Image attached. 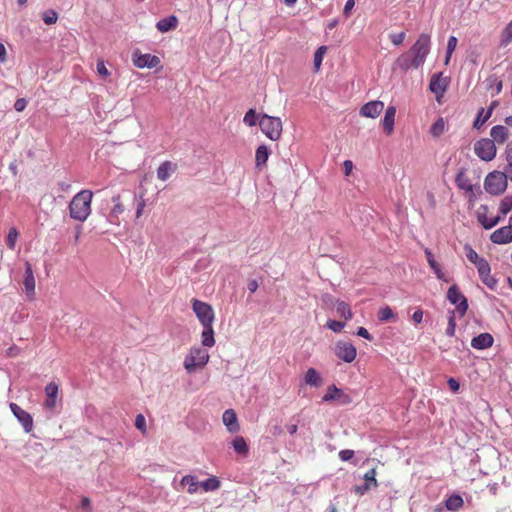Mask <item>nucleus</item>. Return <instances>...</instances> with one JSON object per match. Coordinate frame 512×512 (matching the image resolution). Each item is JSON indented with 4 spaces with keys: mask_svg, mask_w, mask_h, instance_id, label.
I'll return each instance as SVG.
<instances>
[{
    "mask_svg": "<svg viewBox=\"0 0 512 512\" xmlns=\"http://www.w3.org/2000/svg\"><path fill=\"white\" fill-rule=\"evenodd\" d=\"M93 192L91 190H81L71 200L69 204V215L72 219L84 222L91 213V202Z\"/></svg>",
    "mask_w": 512,
    "mask_h": 512,
    "instance_id": "f257e3e1",
    "label": "nucleus"
},
{
    "mask_svg": "<svg viewBox=\"0 0 512 512\" xmlns=\"http://www.w3.org/2000/svg\"><path fill=\"white\" fill-rule=\"evenodd\" d=\"M261 131L272 141H277L282 134V121L279 117L263 114L259 119Z\"/></svg>",
    "mask_w": 512,
    "mask_h": 512,
    "instance_id": "f03ea898",
    "label": "nucleus"
},
{
    "mask_svg": "<svg viewBox=\"0 0 512 512\" xmlns=\"http://www.w3.org/2000/svg\"><path fill=\"white\" fill-rule=\"evenodd\" d=\"M507 177L501 171L490 172L484 180V188L487 193L498 196L507 189Z\"/></svg>",
    "mask_w": 512,
    "mask_h": 512,
    "instance_id": "7ed1b4c3",
    "label": "nucleus"
},
{
    "mask_svg": "<svg viewBox=\"0 0 512 512\" xmlns=\"http://www.w3.org/2000/svg\"><path fill=\"white\" fill-rule=\"evenodd\" d=\"M431 49V39L428 34L422 33L419 35L416 42L408 51L414 59V63L416 65L422 66L425 63V60L430 53Z\"/></svg>",
    "mask_w": 512,
    "mask_h": 512,
    "instance_id": "20e7f679",
    "label": "nucleus"
},
{
    "mask_svg": "<svg viewBox=\"0 0 512 512\" xmlns=\"http://www.w3.org/2000/svg\"><path fill=\"white\" fill-rule=\"evenodd\" d=\"M209 361V354L206 349L192 347L184 359V368L188 373L194 372L197 368L204 367Z\"/></svg>",
    "mask_w": 512,
    "mask_h": 512,
    "instance_id": "39448f33",
    "label": "nucleus"
},
{
    "mask_svg": "<svg viewBox=\"0 0 512 512\" xmlns=\"http://www.w3.org/2000/svg\"><path fill=\"white\" fill-rule=\"evenodd\" d=\"M192 310L202 325L213 324L215 314L210 304L198 299H192Z\"/></svg>",
    "mask_w": 512,
    "mask_h": 512,
    "instance_id": "423d86ee",
    "label": "nucleus"
},
{
    "mask_svg": "<svg viewBox=\"0 0 512 512\" xmlns=\"http://www.w3.org/2000/svg\"><path fill=\"white\" fill-rule=\"evenodd\" d=\"M496 145L493 140L482 138L475 142L474 152L483 161H491L496 156Z\"/></svg>",
    "mask_w": 512,
    "mask_h": 512,
    "instance_id": "0eeeda50",
    "label": "nucleus"
},
{
    "mask_svg": "<svg viewBox=\"0 0 512 512\" xmlns=\"http://www.w3.org/2000/svg\"><path fill=\"white\" fill-rule=\"evenodd\" d=\"M447 299L454 305L460 316L465 315L468 309L466 297L459 291L456 285H452L447 291Z\"/></svg>",
    "mask_w": 512,
    "mask_h": 512,
    "instance_id": "6e6552de",
    "label": "nucleus"
},
{
    "mask_svg": "<svg viewBox=\"0 0 512 512\" xmlns=\"http://www.w3.org/2000/svg\"><path fill=\"white\" fill-rule=\"evenodd\" d=\"M335 355L346 363H351L357 356L355 346L347 341H338L335 345Z\"/></svg>",
    "mask_w": 512,
    "mask_h": 512,
    "instance_id": "1a4fd4ad",
    "label": "nucleus"
},
{
    "mask_svg": "<svg viewBox=\"0 0 512 512\" xmlns=\"http://www.w3.org/2000/svg\"><path fill=\"white\" fill-rule=\"evenodd\" d=\"M449 83V77H444L442 72L435 73L430 79L429 89L436 95L437 100H439L446 92Z\"/></svg>",
    "mask_w": 512,
    "mask_h": 512,
    "instance_id": "9d476101",
    "label": "nucleus"
},
{
    "mask_svg": "<svg viewBox=\"0 0 512 512\" xmlns=\"http://www.w3.org/2000/svg\"><path fill=\"white\" fill-rule=\"evenodd\" d=\"M11 412L17 418L19 423L22 425L23 430L26 433H30L33 430V418L30 413L22 409L16 403H10L9 405Z\"/></svg>",
    "mask_w": 512,
    "mask_h": 512,
    "instance_id": "9b49d317",
    "label": "nucleus"
},
{
    "mask_svg": "<svg viewBox=\"0 0 512 512\" xmlns=\"http://www.w3.org/2000/svg\"><path fill=\"white\" fill-rule=\"evenodd\" d=\"M479 277L482 282L488 286L490 289H495L497 285V280L491 276V267L488 261L482 258L479 262L475 264Z\"/></svg>",
    "mask_w": 512,
    "mask_h": 512,
    "instance_id": "f8f14e48",
    "label": "nucleus"
},
{
    "mask_svg": "<svg viewBox=\"0 0 512 512\" xmlns=\"http://www.w3.org/2000/svg\"><path fill=\"white\" fill-rule=\"evenodd\" d=\"M323 402L339 401L342 404L351 402L349 395L345 394L343 390L337 388L335 385H330L327 388L326 394L322 397Z\"/></svg>",
    "mask_w": 512,
    "mask_h": 512,
    "instance_id": "ddd939ff",
    "label": "nucleus"
},
{
    "mask_svg": "<svg viewBox=\"0 0 512 512\" xmlns=\"http://www.w3.org/2000/svg\"><path fill=\"white\" fill-rule=\"evenodd\" d=\"M323 301L327 304V305H334L335 306V309H336V312L343 318L349 320L352 318L353 314H352V311L349 307V305L344 302V301H340V300H335L331 295H325L324 298H323Z\"/></svg>",
    "mask_w": 512,
    "mask_h": 512,
    "instance_id": "4468645a",
    "label": "nucleus"
},
{
    "mask_svg": "<svg viewBox=\"0 0 512 512\" xmlns=\"http://www.w3.org/2000/svg\"><path fill=\"white\" fill-rule=\"evenodd\" d=\"M133 63L138 68H156L160 64V59L151 54H134Z\"/></svg>",
    "mask_w": 512,
    "mask_h": 512,
    "instance_id": "2eb2a0df",
    "label": "nucleus"
},
{
    "mask_svg": "<svg viewBox=\"0 0 512 512\" xmlns=\"http://www.w3.org/2000/svg\"><path fill=\"white\" fill-rule=\"evenodd\" d=\"M490 240L495 244H507L512 242V224L510 223L508 226L495 230L491 234Z\"/></svg>",
    "mask_w": 512,
    "mask_h": 512,
    "instance_id": "dca6fc26",
    "label": "nucleus"
},
{
    "mask_svg": "<svg viewBox=\"0 0 512 512\" xmlns=\"http://www.w3.org/2000/svg\"><path fill=\"white\" fill-rule=\"evenodd\" d=\"M384 109V103L379 100L370 101L360 109V115L368 118H376Z\"/></svg>",
    "mask_w": 512,
    "mask_h": 512,
    "instance_id": "f3484780",
    "label": "nucleus"
},
{
    "mask_svg": "<svg viewBox=\"0 0 512 512\" xmlns=\"http://www.w3.org/2000/svg\"><path fill=\"white\" fill-rule=\"evenodd\" d=\"M46 400L44 402V408L47 411H53L56 407L58 397V385L54 382H50L45 387Z\"/></svg>",
    "mask_w": 512,
    "mask_h": 512,
    "instance_id": "a211bd4d",
    "label": "nucleus"
},
{
    "mask_svg": "<svg viewBox=\"0 0 512 512\" xmlns=\"http://www.w3.org/2000/svg\"><path fill=\"white\" fill-rule=\"evenodd\" d=\"M494 343V338L490 333H481L472 338L471 346L477 350H484L490 348Z\"/></svg>",
    "mask_w": 512,
    "mask_h": 512,
    "instance_id": "6ab92c4d",
    "label": "nucleus"
},
{
    "mask_svg": "<svg viewBox=\"0 0 512 512\" xmlns=\"http://www.w3.org/2000/svg\"><path fill=\"white\" fill-rule=\"evenodd\" d=\"M222 420L230 433H236L239 431L240 426L237 421V415L233 409L225 410L222 416Z\"/></svg>",
    "mask_w": 512,
    "mask_h": 512,
    "instance_id": "aec40b11",
    "label": "nucleus"
},
{
    "mask_svg": "<svg viewBox=\"0 0 512 512\" xmlns=\"http://www.w3.org/2000/svg\"><path fill=\"white\" fill-rule=\"evenodd\" d=\"M509 130L506 126L503 125H496L493 126L490 130V136L491 139L494 141V144H503L505 143L509 138Z\"/></svg>",
    "mask_w": 512,
    "mask_h": 512,
    "instance_id": "412c9836",
    "label": "nucleus"
},
{
    "mask_svg": "<svg viewBox=\"0 0 512 512\" xmlns=\"http://www.w3.org/2000/svg\"><path fill=\"white\" fill-rule=\"evenodd\" d=\"M487 212V206L482 205L479 208V212L477 215L478 222L485 228V229H491L494 226H496L499 221L501 220L500 216L494 217V218H488L486 216Z\"/></svg>",
    "mask_w": 512,
    "mask_h": 512,
    "instance_id": "4be33fe9",
    "label": "nucleus"
},
{
    "mask_svg": "<svg viewBox=\"0 0 512 512\" xmlns=\"http://www.w3.org/2000/svg\"><path fill=\"white\" fill-rule=\"evenodd\" d=\"M395 116L396 107L389 106L385 111L384 118L382 119L383 129L387 135H390L394 130Z\"/></svg>",
    "mask_w": 512,
    "mask_h": 512,
    "instance_id": "5701e85b",
    "label": "nucleus"
},
{
    "mask_svg": "<svg viewBox=\"0 0 512 512\" xmlns=\"http://www.w3.org/2000/svg\"><path fill=\"white\" fill-rule=\"evenodd\" d=\"M304 383L314 388H319L323 384L320 373L315 368H308L304 375Z\"/></svg>",
    "mask_w": 512,
    "mask_h": 512,
    "instance_id": "b1692460",
    "label": "nucleus"
},
{
    "mask_svg": "<svg viewBox=\"0 0 512 512\" xmlns=\"http://www.w3.org/2000/svg\"><path fill=\"white\" fill-rule=\"evenodd\" d=\"M25 291L27 294H33L35 291V278L33 274V270L31 264L29 262L25 263V275L23 281Z\"/></svg>",
    "mask_w": 512,
    "mask_h": 512,
    "instance_id": "393cba45",
    "label": "nucleus"
},
{
    "mask_svg": "<svg viewBox=\"0 0 512 512\" xmlns=\"http://www.w3.org/2000/svg\"><path fill=\"white\" fill-rule=\"evenodd\" d=\"M396 65L403 71H407L410 68L417 69L421 67L414 63L413 56L409 52L400 55L396 60Z\"/></svg>",
    "mask_w": 512,
    "mask_h": 512,
    "instance_id": "a878e982",
    "label": "nucleus"
},
{
    "mask_svg": "<svg viewBox=\"0 0 512 512\" xmlns=\"http://www.w3.org/2000/svg\"><path fill=\"white\" fill-rule=\"evenodd\" d=\"M456 185L459 189L467 192H473V185L466 175L465 169H460L455 178Z\"/></svg>",
    "mask_w": 512,
    "mask_h": 512,
    "instance_id": "bb28decb",
    "label": "nucleus"
},
{
    "mask_svg": "<svg viewBox=\"0 0 512 512\" xmlns=\"http://www.w3.org/2000/svg\"><path fill=\"white\" fill-rule=\"evenodd\" d=\"M495 105L496 103L493 102L487 111H485L484 108L479 109L477 117L473 123L474 128L480 129L484 125V123L491 117Z\"/></svg>",
    "mask_w": 512,
    "mask_h": 512,
    "instance_id": "cd10ccee",
    "label": "nucleus"
},
{
    "mask_svg": "<svg viewBox=\"0 0 512 512\" xmlns=\"http://www.w3.org/2000/svg\"><path fill=\"white\" fill-rule=\"evenodd\" d=\"M178 24V19L176 16L174 15H171L169 17H166V18H163V19H160L157 24H156V27L157 29L164 33V32H168L174 28H176Z\"/></svg>",
    "mask_w": 512,
    "mask_h": 512,
    "instance_id": "c85d7f7f",
    "label": "nucleus"
},
{
    "mask_svg": "<svg viewBox=\"0 0 512 512\" xmlns=\"http://www.w3.org/2000/svg\"><path fill=\"white\" fill-rule=\"evenodd\" d=\"M425 255H426V259H427L429 266L431 267L433 272L436 274L437 278L439 280L447 282L448 279L445 278V275L442 272L440 265L434 259L432 252L429 249H425Z\"/></svg>",
    "mask_w": 512,
    "mask_h": 512,
    "instance_id": "c756f323",
    "label": "nucleus"
},
{
    "mask_svg": "<svg viewBox=\"0 0 512 512\" xmlns=\"http://www.w3.org/2000/svg\"><path fill=\"white\" fill-rule=\"evenodd\" d=\"M175 170L176 164L170 161H165L158 167L157 177L161 181H166L170 177L171 173L174 172Z\"/></svg>",
    "mask_w": 512,
    "mask_h": 512,
    "instance_id": "7c9ffc66",
    "label": "nucleus"
},
{
    "mask_svg": "<svg viewBox=\"0 0 512 512\" xmlns=\"http://www.w3.org/2000/svg\"><path fill=\"white\" fill-rule=\"evenodd\" d=\"M201 342L205 347H212L215 344L213 324L202 325Z\"/></svg>",
    "mask_w": 512,
    "mask_h": 512,
    "instance_id": "2f4dec72",
    "label": "nucleus"
},
{
    "mask_svg": "<svg viewBox=\"0 0 512 512\" xmlns=\"http://www.w3.org/2000/svg\"><path fill=\"white\" fill-rule=\"evenodd\" d=\"M269 149L266 145H260L255 154V163L257 167L263 166L266 164L269 157Z\"/></svg>",
    "mask_w": 512,
    "mask_h": 512,
    "instance_id": "473e14b6",
    "label": "nucleus"
},
{
    "mask_svg": "<svg viewBox=\"0 0 512 512\" xmlns=\"http://www.w3.org/2000/svg\"><path fill=\"white\" fill-rule=\"evenodd\" d=\"M181 485L188 486V493L194 494L200 487V482L197 480L195 476L186 475L181 479Z\"/></svg>",
    "mask_w": 512,
    "mask_h": 512,
    "instance_id": "72a5a7b5",
    "label": "nucleus"
},
{
    "mask_svg": "<svg viewBox=\"0 0 512 512\" xmlns=\"http://www.w3.org/2000/svg\"><path fill=\"white\" fill-rule=\"evenodd\" d=\"M464 502L460 495L453 494L445 501V507L450 511H458Z\"/></svg>",
    "mask_w": 512,
    "mask_h": 512,
    "instance_id": "f704fd0d",
    "label": "nucleus"
},
{
    "mask_svg": "<svg viewBox=\"0 0 512 512\" xmlns=\"http://www.w3.org/2000/svg\"><path fill=\"white\" fill-rule=\"evenodd\" d=\"M378 319L381 322H395L397 320V315L389 306H384L378 311Z\"/></svg>",
    "mask_w": 512,
    "mask_h": 512,
    "instance_id": "c9c22d12",
    "label": "nucleus"
},
{
    "mask_svg": "<svg viewBox=\"0 0 512 512\" xmlns=\"http://www.w3.org/2000/svg\"><path fill=\"white\" fill-rule=\"evenodd\" d=\"M234 451L240 455H246L248 453V446L245 439L242 436H237L232 441Z\"/></svg>",
    "mask_w": 512,
    "mask_h": 512,
    "instance_id": "e433bc0d",
    "label": "nucleus"
},
{
    "mask_svg": "<svg viewBox=\"0 0 512 512\" xmlns=\"http://www.w3.org/2000/svg\"><path fill=\"white\" fill-rule=\"evenodd\" d=\"M487 87L489 89H494L495 94H499L502 91L503 88V82L502 80L495 74L489 76L486 80Z\"/></svg>",
    "mask_w": 512,
    "mask_h": 512,
    "instance_id": "4c0bfd02",
    "label": "nucleus"
},
{
    "mask_svg": "<svg viewBox=\"0 0 512 512\" xmlns=\"http://www.w3.org/2000/svg\"><path fill=\"white\" fill-rule=\"evenodd\" d=\"M200 487L203 488L204 491H215L220 487V481L217 477L212 476L202 482H200Z\"/></svg>",
    "mask_w": 512,
    "mask_h": 512,
    "instance_id": "58836bf2",
    "label": "nucleus"
},
{
    "mask_svg": "<svg viewBox=\"0 0 512 512\" xmlns=\"http://www.w3.org/2000/svg\"><path fill=\"white\" fill-rule=\"evenodd\" d=\"M457 43H458V40L455 36H450L448 38L446 55H445V65L449 64L452 53L454 52V50L457 46Z\"/></svg>",
    "mask_w": 512,
    "mask_h": 512,
    "instance_id": "ea45409f",
    "label": "nucleus"
},
{
    "mask_svg": "<svg viewBox=\"0 0 512 512\" xmlns=\"http://www.w3.org/2000/svg\"><path fill=\"white\" fill-rule=\"evenodd\" d=\"M445 131V122H444V119L443 118H439L437 119L434 124L431 126L430 128V133L434 136V137H439L441 136Z\"/></svg>",
    "mask_w": 512,
    "mask_h": 512,
    "instance_id": "a19ab883",
    "label": "nucleus"
},
{
    "mask_svg": "<svg viewBox=\"0 0 512 512\" xmlns=\"http://www.w3.org/2000/svg\"><path fill=\"white\" fill-rule=\"evenodd\" d=\"M243 122L245 125H247L249 127H253L257 123L259 124V119L256 114V111L254 109H249L243 118Z\"/></svg>",
    "mask_w": 512,
    "mask_h": 512,
    "instance_id": "79ce46f5",
    "label": "nucleus"
},
{
    "mask_svg": "<svg viewBox=\"0 0 512 512\" xmlns=\"http://www.w3.org/2000/svg\"><path fill=\"white\" fill-rule=\"evenodd\" d=\"M512 210V195L505 196L500 203L499 212L502 215L508 214Z\"/></svg>",
    "mask_w": 512,
    "mask_h": 512,
    "instance_id": "37998d69",
    "label": "nucleus"
},
{
    "mask_svg": "<svg viewBox=\"0 0 512 512\" xmlns=\"http://www.w3.org/2000/svg\"><path fill=\"white\" fill-rule=\"evenodd\" d=\"M326 46H321L319 47L315 54H314V68H315V71H318L321 67V64H322V61H323V56L324 54L326 53Z\"/></svg>",
    "mask_w": 512,
    "mask_h": 512,
    "instance_id": "c03bdc74",
    "label": "nucleus"
},
{
    "mask_svg": "<svg viewBox=\"0 0 512 512\" xmlns=\"http://www.w3.org/2000/svg\"><path fill=\"white\" fill-rule=\"evenodd\" d=\"M511 42H512V21L502 31L501 45L507 46Z\"/></svg>",
    "mask_w": 512,
    "mask_h": 512,
    "instance_id": "a18cd8bd",
    "label": "nucleus"
},
{
    "mask_svg": "<svg viewBox=\"0 0 512 512\" xmlns=\"http://www.w3.org/2000/svg\"><path fill=\"white\" fill-rule=\"evenodd\" d=\"M19 233L16 228H10L7 238H6V245L10 249H14L16 245V241L18 239Z\"/></svg>",
    "mask_w": 512,
    "mask_h": 512,
    "instance_id": "49530a36",
    "label": "nucleus"
},
{
    "mask_svg": "<svg viewBox=\"0 0 512 512\" xmlns=\"http://www.w3.org/2000/svg\"><path fill=\"white\" fill-rule=\"evenodd\" d=\"M464 250L467 259L474 265L482 259L470 245H465Z\"/></svg>",
    "mask_w": 512,
    "mask_h": 512,
    "instance_id": "de8ad7c7",
    "label": "nucleus"
},
{
    "mask_svg": "<svg viewBox=\"0 0 512 512\" xmlns=\"http://www.w3.org/2000/svg\"><path fill=\"white\" fill-rule=\"evenodd\" d=\"M365 483H369L373 488L378 486V482L376 480V469H369L363 476Z\"/></svg>",
    "mask_w": 512,
    "mask_h": 512,
    "instance_id": "09e8293b",
    "label": "nucleus"
},
{
    "mask_svg": "<svg viewBox=\"0 0 512 512\" xmlns=\"http://www.w3.org/2000/svg\"><path fill=\"white\" fill-rule=\"evenodd\" d=\"M456 322H455V312L450 311L448 317V326L446 329V335L449 337H453L455 335Z\"/></svg>",
    "mask_w": 512,
    "mask_h": 512,
    "instance_id": "8fccbe9b",
    "label": "nucleus"
},
{
    "mask_svg": "<svg viewBox=\"0 0 512 512\" xmlns=\"http://www.w3.org/2000/svg\"><path fill=\"white\" fill-rule=\"evenodd\" d=\"M42 19H43L45 24L52 25V24H55L57 22L58 14L54 10H48V11L43 13Z\"/></svg>",
    "mask_w": 512,
    "mask_h": 512,
    "instance_id": "3c124183",
    "label": "nucleus"
},
{
    "mask_svg": "<svg viewBox=\"0 0 512 512\" xmlns=\"http://www.w3.org/2000/svg\"><path fill=\"white\" fill-rule=\"evenodd\" d=\"M112 201L114 203V206H113V209L111 211V214L113 216H118L119 214L123 213L124 207L120 203V196L119 195L113 196Z\"/></svg>",
    "mask_w": 512,
    "mask_h": 512,
    "instance_id": "603ef678",
    "label": "nucleus"
},
{
    "mask_svg": "<svg viewBox=\"0 0 512 512\" xmlns=\"http://www.w3.org/2000/svg\"><path fill=\"white\" fill-rule=\"evenodd\" d=\"M327 327L331 329L333 332L339 333L345 327V323L336 320H329L327 322Z\"/></svg>",
    "mask_w": 512,
    "mask_h": 512,
    "instance_id": "864d4df0",
    "label": "nucleus"
},
{
    "mask_svg": "<svg viewBox=\"0 0 512 512\" xmlns=\"http://www.w3.org/2000/svg\"><path fill=\"white\" fill-rule=\"evenodd\" d=\"M405 33L404 32H400V33H394V34H391L390 35V39L392 41V43L396 46L402 44V42L404 41L405 39Z\"/></svg>",
    "mask_w": 512,
    "mask_h": 512,
    "instance_id": "5fc2aeb1",
    "label": "nucleus"
},
{
    "mask_svg": "<svg viewBox=\"0 0 512 512\" xmlns=\"http://www.w3.org/2000/svg\"><path fill=\"white\" fill-rule=\"evenodd\" d=\"M135 426L140 431L144 432L146 429V420L142 414H138L135 419Z\"/></svg>",
    "mask_w": 512,
    "mask_h": 512,
    "instance_id": "6e6d98bb",
    "label": "nucleus"
},
{
    "mask_svg": "<svg viewBox=\"0 0 512 512\" xmlns=\"http://www.w3.org/2000/svg\"><path fill=\"white\" fill-rule=\"evenodd\" d=\"M353 456H354V451L350 450V449H344L339 452V458L342 461H349L353 458Z\"/></svg>",
    "mask_w": 512,
    "mask_h": 512,
    "instance_id": "4d7b16f0",
    "label": "nucleus"
},
{
    "mask_svg": "<svg viewBox=\"0 0 512 512\" xmlns=\"http://www.w3.org/2000/svg\"><path fill=\"white\" fill-rule=\"evenodd\" d=\"M97 72L100 76L107 77L110 75L103 61H98L96 65Z\"/></svg>",
    "mask_w": 512,
    "mask_h": 512,
    "instance_id": "13d9d810",
    "label": "nucleus"
},
{
    "mask_svg": "<svg viewBox=\"0 0 512 512\" xmlns=\"http://www.w3.org/2000/svg\"><path fill=\"white\" fill-rule=\"evenodd\" d=\"M372 486L369 483H364V485L361 486H355L354 492L358 495H364L366 492H368Z\"/></svg>",
    "mask_w": 512,
    "mask_h": 512,
    "instance_id": "bf43d9fd",
    "label": "nucleus"
},
{
    "mask_svg": "<svg viewBox=\"0 0 512 512\" xmlns=\"http://www.w3.org/2000/svg\"><path fill=\"white\" fill-rule=\"evenodd\" d=\"M27 102L24 98H19L14 103V108L16 111L21 112L26 108Z\"/></svg>",
    "mask_w": 512,
    "mask_h": 512,
    "instance_id": "052dcab7",
    "label": "nucleus"
},
{
    "mask_svg": "<svg viewBox=\"0 0 512 512\" xmlns=\"http://www.w3.org/2000/svg\"><path fill=\"white\" fill-rule=\"evenodd\" d=\"M355 5V1L354 0H347L345 5H344V9H343V14L348 17L351 13V10L353 9Z\"/></svg>",
    "mask_w": 512,
    "mask_h": 512,
    "instance_id": "680f3d73",
    "label": "nucleus"
},
{
    "mask_svg": "<svg viewBox=\"0 0 512 512\" xmlns=\"http://www.w3.org/2000/svg\"><path fill=\"white\" fill-rule=\"evenodd\" d=\"M412 320L415 324H420L423 320V311L421 309H417L412 314Z\"/></svg>",
    "mask_w": 512,
    "mask_h": 512,
    "instance_id": "e2e57ef3",
    "label": "nucleus"
},
{
    "mask_svg": "<svg viewBox=\"0 0 512 512\" xmlns=\"http://www.w3.org/2000/svg\"><path fill=\"white\" fill-rule=\"evenodd\" d=\"M358 336L363 337L367 340H372V335L368 332V330L364 327H359L356 333Z\"/></svg>",
    "mask_w": 512,
    "mask_h": 512,
    "instance_id": "0e129e2a",
    "label": "nucleus"
},
{
    "mask_svg": "<svg viewBox=\"0 0 512 512\" xmlns=\"http://www.w3.org/2000/svg\"><path fill=\"white\" fill-rule=\"evenodd\" d=\"M447 383H448L449 388L453 392H457L459 390V388H460V383L456 379H454V378L448 379Z\"/></svg>",
    "mask_w": 512,
    "mask_h": 512,
    "instance_id": "69168bd1",
    "label": "nucleus"
},
{
    "mask_svg": "<svg viewBox=\"0 0 512 512\" xmlns=\"http://www.w3.org/2000/svg\"><path fill=\"white\" fill-rule=\"evenodd\" d=\"M503 173L507 177V180L509 179L512 182V162L506 164Z\"/></svg>",
    "mask_w": 512,
    "mask_h": 512,
    "instance_id": "338daca9",
    "label": "nucleus"
},
{
    "mask_svg": "<svg viewBox=\"0 0 512 512\" xmlns=\"http://www.w3.org/2000/svg\"><path fill=\"white\" fill-rule=\"evenodd\" d=\"M505 154L507 163H512V143L507 145Z\"/></svg>",
    "mask_w": 512,
    "mask_h": 512,
    "instance_id": "774afa93",
    "label": "nucleus"
}]
</instances>
